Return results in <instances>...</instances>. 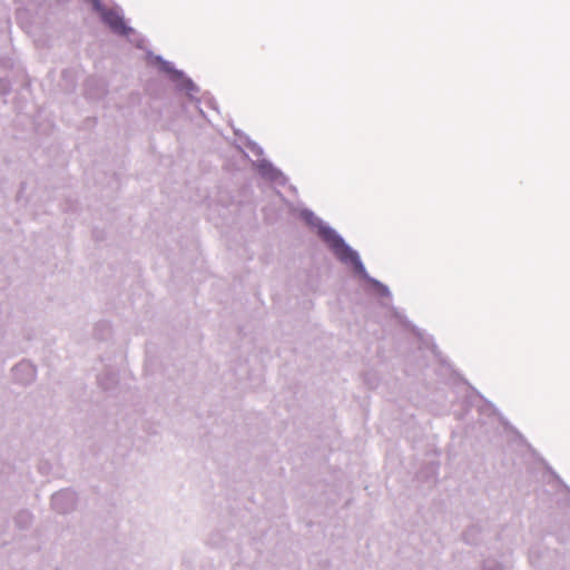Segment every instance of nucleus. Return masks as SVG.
<instances>
[{"label": "nucleus", "instance_id": "nucleus-1", "mask_svg": "<svg viewBox=\"0 0 570 570\" xmlns=\"http://www.w3.org/2000/svg\"><path fill=\"white\" fill-rule=\"evenodd\" d=\"M323 236L324 239L334 249L340 259L345 262H354L357 258V255L350 247H347L343 239L338 237L334 232L330 229L323 230Z\"/></svg>", "mask_w": 570, "mask_h": 570}, {"label": "nucleus", "instance_id": "nucleus-2", "mask_svg": "<svg viewBox=\"0 0 570 570\" xmlns=\"http://www.w3.org/2000/svg\"><path fill=\"white\" fill-rule=\"evenodd\" d=\"M101 17L106 24H108L115 32L126 35L128 28L124 19L112 10H101Z\"/></svg>", "mask_w": 570, "mask_h": 570}, {"label": "nucleus", "instance_id": "nucleus-3", "mask_svg": "<svg viewBox=\"0 0 570 570\" xmlns=\"http://www.w3.org/2000/svg\"><path fill=\"white\" fill-rule=\"evenodd\" d=\"M96 7H97V9H100L99 8V0H96Z\"/></svg>", "mask_w": 570, "mask_h": 570}]
</instances>
